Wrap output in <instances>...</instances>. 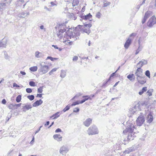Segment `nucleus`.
Wrapping results in <instances>:
<instances>
[{"label": "nucleus", "instance_id": "f257e3e1", "mask_svg": "<svg viewBox=\"0 0 156 156\" xmlns=\"http://www.w3.org/2000/svg\"><path fill=\"white\" fill-rule=\"evenodd\" d=\"M134 129L136 130L134 125L131 124L127 126L126 129L123 131V133H128L127 139L129 140H130L131 139L133 140L134 139L132 138V137H133V138L134 136H136L134 135L135 132H134Z\"/></svg>", "mask_w": 156, "mask_h": 156}, {"label": "nucleus", "instance_id": "f03ea898", "mask_svg": "<svg viewBox=\"0 0 156 156\" xmlns=\"http://www.w3.org/2000/svg\"><path fill=\"white\" fill-rule=\"evenodd\" d=\"M64 38H66L68 39V41H69V42H67V43L69 44V45H71L72 42L77 40L78 38V36L74 35L73 33L72 32L69 31V30H67L66 32L65 33ZM67 44V43L66 44Z\"/></svg>", "mask_w": 156, "mask_h": 156}, {"label": "nucleus", "instance_id": "7ed1b4c3", "mask_svg": "<svg viewBox=\"0 0 156 156\" xmlns=\"http://www.w3.org/2000/svg\"><path fill=\"white\" fill-rule=\"evenodd\" d=\"M92 25L90 23L85 24L84 25H80L77 26L76 28L78 29L79 28L81 30L89 34L90 33V28L92 26Z\"/></svg>", "mask_w": 156, "mask_h": 156}, {"label": "nucleus", "instance_id": "20e7f679", "mask_svg": "<svg viewBox=\"0 0 156 156\" xmlns=\"http://www.w3.org/2000/svg\"><path fill=\"white\" fill-rule=\"evenodd\" d=\"M87 132L89 135H92L98 134L99 131L97 126L93 125L89 127Z\"/></svg>", "mask_w": 156, "mask_h": 156}, {"label": "nucleus", "instance_id": "39448f33", "mask_svg": "<svg viewBox=\"0 0 156 156\" xmlns=\"http://www.w3.org/2000/svg\"><path fill=\"white\" fill-rule=\"evenodd\" d=\"M156 23V18L155 16H153L151 17L147 22V25L151 27Z\"/></svg>", "mask_w": 156, "mask_h": 156}, {"label": "nucleus", "instance_id": "423d86ee", "mask_svg": "<svg viewBox=\"0 0 156 156\" xmlns=\"http://www.w3.org/2000/svg\"><path fill=\"white\" fill-rule=\"evenodd\" d=\"M40 66L41 67L39 70L43 74L46 73L49 70V67L48 66L43 65L42 64H40Z\"/></svg>", "mask_w": 156, "mask_h": 156}, {"label": "nucleus", "instance_id": "0eeeda50", "mask_svg": "<svg viewBox=\"0 0 156 156\" xmlns=\"http://www.w3.org/2000/svg\"><path fill=\"white\" fill-rule=\"evenodd\" d=\"M145 121L143 115H140L137 118L136 122L137 125L141 126Z\"/></svg>", "mask_w": 156, "mask_h": 156}, {"label": "nucleus", "instance_id": "6e6552de", "mask_svg": "<svg viewBox=\"0 0 156 156\" xmlns=\"http://www.w3.org/2000/svg\"><path fill=\"white\" fill-rule=\"evenodd\" d=\"M62 26L63 27V29H60L59 31V32L57 34V36L60 39H61L62 38L64 37L65 36L64 32L66 31V29L65 28V27H65V25H62Z\"/></svg>", "mask_w": 156, "mask_h": 156}, {"label": "nucleus", "instance_id": "1a4fd4ad", "mask_svg": "<svg viewBox=\"0 0 156 156\" xmlns=\"http://www.w3.org/2000/svg\"><path fill=\"white\" fill-rule=\"evenodd\" d=\"M135 74L138 78H142L143 76V69L140 67L138 68Z\"/></svg>", "mask_w": 156, "mask_h": 156}, {"label": "nucleus", "instance_id": "9d476101", "mask_svg": "<svg viewBox=\"0 0 156 156\" xmlns=\"http://www.w3.org/2000/svg\"><path fill=\"white\" fill-rule=\"evenodd\" d=\"M11 1L9 0V3L6 2L5 3H0V11H2L4 10L6 6H7V4L9 5Z\"/></svg>", "mask_w": 156, "mask_h": 156}, {"label": "nucleus", "instance_id": "9b49d317", "mask_svg": "<svg viewBox=\"0 0 156 156\" xmlns=\"http://www.w3.org/2000/svg\"><path fill=\"white\" fill-rule=\"evenodd\" d=\"M68 151L69 150L67 147L63 146L60 148L59 152L60 154L63 155L64 154L67 153Z\"/></svg>", "mask_w": 156, "mask_h": 156}, {"label": "nucleus", "instance_id": "f8f14e48", "mask_svg": "<svg viewBox=\"0 0 156 156\" xmlns=\"http://www.w3.org/2000/svg\"><path fill=\"white\" fill-rule=\"evenodd\" d=\"M153 115L150 112L149 113L146 117L147 122L149 123H151L153 121Z\"/></svg>", "mask_w": 156, "mask_h": 156}, {"label": "nucleus", "instance_id": "ddd939ff", "mask_svg": "<svg viewBox=\"0 0 156 156\" xmlns=\"http://www.w3.org/2000/svg\"><path fill=\"white\" fill-rule=\"evenodd\" d=\"M92 119L90 118H88L83 122V124L86 126L88 127L92 123Z\"/></svg>", "mask_w": 156, "mask_h": 156}, {"label": "nucleus", "instance_id": "4468645a", "mask_svg": "<svg viewBox=\"0 0 156 156\" xmlns=\"http://www.w3.org/2000/svg\"><path fill=\"white\" fill-rule=\"evenodd\" d=\"M149 8L156 9V0H151L150 3Z\"/></svg>", "mask_w": 156, "mask_h": 156}, {"label": "nucleus", "instance_id": "2eb2a0df", "mask_svg": "<svg viewBox=\"0 0 156 156\" xmlns=\"http://www.w3.org/2000/svg\"><path fill=\"white\" fill-rule=\"evenodd\" d=\"M24 105V106H23L22 109L24 112H26L27 110H28L32 108V105L30 104L28 105L25 104Z\"/></svg>", "mask_w": 156, "mask_h": 156}, {"label": "nucleus", "instance_id": "dca6fc26", "mask_svg": "<svg viewBox=\"0 0 156 156\" xmlns=\"http://www.w3.org/2000/svg\"><path fill=\"white\" fill-rule=\"evenodd\" d=\"M53 137L54 139L58 141H61L62 140V137L60 134H55Z\"/></svg>", "mask_w": 156, "mask_h": 156}, {"label": "nucleus", "instance_id": "f3484780", "mask_svg": "<svg viewBox=\"0 0 156 156\" xmlns=\"http://www.w3.org/2000/svg\"><path fill=\"white\" fill-rule=\"evenodd\" d=\"M131 43V40L130 39L128 38L125 43L124 46L125 48L128 49Z\"/></svg>", "mask_w": 156, "mask_h": 156}, {"label": "nucleus", "instance_id": "a211bd4d", "mask_svg": "<svg viewBox=\"0 0 156 156\" xmlns=\"http://www.w3.org/2000/svg\"><path fill=\"white\" fill-rule=\"evenodd\" d=\"M43 101L41 99L39 100H37L33 104V106L34 107H36L41 105Z\"/></svg>", "mask_w": 156, "mask_h": 156}, {"label": "nucleus", "instance_id": "6ab92c4d", "mask_svg": "<svg viewBox=\"0 0 156 156\" xmlns=\"http://www.w3.org/2000/svg\"><path fill=\"white\" fill-rule=\"evenodd\" d=\"M92 16L91 15V14L90 13H89L88 14L86 15L81 16L80 17L82 19H83L85 20H86L91 18Z\"/></svg>", "mask_w": 156, "mask_h": 156}, {"label": "nucleus", "instance_id": "aec40b11", "mask_svg": "<svg viewBox=\"0 0 156 156\" xmlns=\"http://www.w3.org/2000/svg\"><path fill=\"white\" fill-rule=\"evenodd\" d=\"M147 61L145 59H142L141 61H140L137 64V66L141 64V66H143L144 65L147 64Z\"/></svg>", "mask_w": 156, "mask_h": 156}, {"label": "nucleus", "instance_id": "412c9836", "mask_svg": "<svg viewBox=\"0 0 156 156\" xmlns=\"http://www.w3.org/2000/svg\"><path fill=\"white\" fill-rule=\"evenodd\" d=\"M29 12H22L20 14H19L18 15V16L20 17L24 18L27 16L29 15Z\"/></svg>", "mask_w": 156, "mask_h": 156}, {"label": "nucleus", "instance_id": "4be33fe9", "mask_svg": "<svg viewBox=\"0 0 156 156\" xmlns=\"http://www.w3.org/2000/svg\"><path fill=\"white\" fill-rule=\"evenodd\" d=\"M83 98H84L83 100L80 101L81 104H82L85 102L86 101L90 99L91 98L89 96H83Z\"/></svg>", "mask_w": 156, "mask_h": 156}, {"label": "nucleus", "instance_id": "5701e85b", "mask_svg": "<svg viewBox=\"0 0 156 156\" xmlns=\"http://www.w3.org/2000/svg\"><path fill=\"white\" fill-rule=\"evenodd\" d=\"M152 13V12L151 11H147L145 13L144 17L147 19L151 15Z\"/></svg>", "mask_w": 156, "mask_h": 156}, {"label": "nucleus", "instance_id": "b1692460", "mask_svg": "<svg viewBox=\"0 0 156 156\" xmlns=\"http://www.w3.org/2000/svg\"><path fill=\"white\" fill-rule=\"evenodd\" d=\"M7 42L6 41H0V47L5 48L6 46Z\"/></svg>", "mask_w": 156, "mask_h": 156}, {"label": "nucleus", "instance_id": "393cba45", "mask_svg": "<svg viewBox=\"0 0 156 156\" xmlns=\"http://www.w3.org/2000/svg\"><path fill=\"white\" fill-rule=\"evenodd\" d=\"M66 75V72L63 70H62L61 71L60 76L62 78H64Z\"/></svg>", "mask_w": 156, "mask_h": 156}, {"label": "nucleus", "instance_id": "a878e982", "mask_svg": "<svg viewBox=\"0 0 156 156\" xmlns=\"http://www.w3.org/2000/svg\"><path fill=\"white\" fill-rule=\"evenodd\" d=\"M79 2V0H73L72 5L73 7L78 5Z\"/></svg>", "mask_w": 156, "mask_h": 156}, {"label": "nucleus", "instance_id": "bb28decb", "mask_svg": "<svg viewBox=\"0 0 156 156\" xmlns=\"http://www.w3.org/2000/svg\"><path fill=\"white\" fill-rule=\"evenodd\" d=\"M29 69L31 71L35 72L37 70V66H34L30 67Z\"/></svg>", "mask_w": 156, "mask_h": 156}, {"label": "nucleus", "instance_id": "cd10ccee", "mask_svg": "<svg viewBox=\"0 0 156 156\" xmlns=\"http://www.w3.org/2000/svg\"><path fill=\"white\" fill-rule=\"evenodd\" d=\"M35 56L37 58H40L41 56V53L38 51H36L35 53Z\"/></svg>", "mask_w": 156, "mask_h": 156}, {"label": "nucleus", "instance_id": "c85d7f7f", "mask_svg": "<svg viewBox=\"0 0 156 156\" xmlns=\"http://www.w3.org/2000/svg\"><path fill=\"white\" fill-rule=\"evenodd\" d=\"M71 105H67L63 110L62 111L64 112H65L66 111L69 110L70 108V106Z\"/></svg>", "mask_w": 156, "mask_h": 156}, {"label": "nucleus", "instance_id": "c756f323", "mask_svg": "<svg viewBox=\"0 0 156 156\" xmlns=\"http://www.w3.org/2000/svg\"><path fill=\"white\" fill-rule=\"evenodd\" d=\"M59 112H58L55 114H53V116H55V117L52 119H55L57 118L59 116V115H58V114H59Z\"/></svg>", "mask_w": 156, "mask_h": 156}, {"label": "nucleus", "instance_id": "7c9ffc66", "mask_svg": "<svg viewBox=\"0 0 156 156\" xmlns=\"http://www.w3.org/2000/svg\"><path fill=\"white\" fill-rule=\"evenodd\" d=\"M21 99V96L20 95H19L16 98V101L19 103L20 102Z\"/></svg>", "mask_w": 156, "mask_h": 156}, {"label": "nucleus", "instance_id": "2f4dec72", "mask_svg": "<svg viewBox=\"0 0 156 156\" xmlns=\"http://www.w3.org/2000/svg\"><path fill=\"white\" fill-rule=\"evenodd\" d=\"M145 75L148 78H150V73L149 70H147L145 72Z\"/></svg>", "mask_w": 156, "mask_h": 156}, {"label": "nucleus", "instance_id": "473e14b6", "mask_svg": "<svg viewBox=\"0 0 156 156\" xmlns=\"http://www.w3.org/2000/svg\"><path fill=\"white\" fill-rule=\"evenodd\" d=\"M27 98H28L30 100L32 101L34 99V96L33 95H28L27 96Z\"/></svg>", "mask_w": 156, "mask_h": 156}, {"label": "nucleus", "instance_id": "72a5a7b5", "mask_svg": "<svg viewBox=\"0 0 156 156\" xmlns=\"http://www.w3.org/2000/svg\"><path fill=\"white\" fill-rule=\"evenodd\" d=\"M79 104H81L80 101H77L75 102H73L71 105L75 106L76 105H78Z\"/></svg>", "mask_w": 156, "mask_h": 156}, {"label": "nucleus", "instance_id": "f704fd0d", "mask_svg": "<svg viewBox=\"0 0 156 156\" xmlns=\"http://www.w3.org/2000/svg\"><path fill=\"white\" fill-rule=\"evenodd\" d=\"M138 104H139V105L140 104L142 106H146L148 105L147 102L145 101H141V102L138 103Z\"/></svg>", "mask_w": 156, "mask_h": 156}, {"label": "nucleus", "instance_id": "c9c22d12", "mask_svg": "<svg viewBox=\"0 0 156 156\" xmlns=\"http://www.w3.org/2000/svg\"><path fill=\"white\" fill-rule=\"evenodd\" d=\"M57 70V69L56 68H54L52 69L51 71H50L49 73V74L50 75H51L53 72H55Z\"/></svg>", "mask_w": 156, "mask_h": 156}, {"label": "nucleus", "instance_id": "e433bc0d", "mask_svg": "<svg viewBox=\"0 0 156 156\" xmlns=\"http://www.w3.org/2000/svg\"><path fill=\"white\" fill-rule=\"evenodd\" d=\"M29 84L30 86L32 87H34L36 86L35 83L32 81H30L29 83Z\"/></svg>", "mask_w": 156, "mask_h": 156}, {"label": "nucleus", "instance_id": "4c0bfd02", "mask_svg": "<svg viewBox=\"0 0 156 156\" xmlns=\"http://www.w3.org/2000/svg\"><path fill=\"white\" fill-rule=\"evenodd\" d=\"M43 86L37 89V92L39 93H41L43 91Z\"/></svg>", "mask_w": 156, "mask_h": 156}, {"label": "nucleus", "instance_id": "58836bf2", "mask_svg": "<svg viewBox=\"0 0 156 156\" xmlns=\"http://www.w3.org/2000/svg\"><path fill=\"white\" fill-rule=\"evenodd\" d=\"M3 52L5 58L6 59H8L9 58V57L8 56L7 52L5 51H4Z\"/></svg>", "mask_w": 156, "mask_h": 156}, {"label": "nucleus", "instance_id": "ea45409f", "mask_svg": "<svg viewBox=\"0 0 156 156\" xmlns=\"http://www.w3.org/2000/svg\"><path fill=\"white\" fill-rule=\"evenodd\" d=\"M136 80L138 81V82L141 84H143L144 83L146 82V81H144V80H139L138 78V77L136 78Z\"/></svg>", "mask_w": 156, "mask_h": 156}, {"label": "nucleus", "instance_id": "a19ab883", "mask_svg": "<svg viewBox=\"0 0 156 156\" xmlns=\"http://www.w3.org/2000/svg\"><path fill=\"white\" fill-rule=\"evenodd\" d=\"M142 49V48H140V46H139L138 48L136 51L135 54H137L139 53V52Z\"/></svg>", "mask_w": 156, "mask_h": 156}, {"label": "nucleus", "instance_id": "79ce46f5", "mask_svg": "<svg viewBox=\"0 0 156 156\" xmlns=\"http://www.w3.org/2000/svg\"><path fill=\"white\" fill-rule=\"evenodd\" d=\"M80 111V109L78 107L76 108H75L73 110V112H78Z\"/></svg>", "mask_w": 156, "mask_h": 156}, {"label": "nucleus", "instance_id": "37998d69", "mask_svg": "<svg viewBox=\"0 0 156 156\" xmlns=\"http://www.w3.org/2000/svg\"><path fill=\"white\" fill-rule=\"evenodd\" d=\"M111 3L110 2H108L106 3H104L103 4V7H107Z\"/></svg>", "mask_w": 156, "mask_h": 156}, {"label": "nucleus", "instance_id": "c03bdc74", "mask_svg": "<svg viewBox=\"0 0 156 156\" xmlns=\"http://www.w3.org/2000/svg\"><path fill=\"white\" fill-rule=\"evenodd\" d=\"M127 78L128 79H129L130 81L133 80V79H132V77L131 76V74H129V75H128L127 76Z\"/></svg>", "mask_w": 156, "mask_h": 156}, {"label": "nucleus", "instance_id": "a18cd8bd", "mask_svg": "<svg viewBox=\"0 0 156 156\" xmlns=\"http://www.w3.org/2000/svg\"><path fill=\"white\" fill-rule=\"evenodd\" d=\"M26 91L27 93H30L32 92V90L30 88H27L26 89Z\"/></svg>", "mask_w": 156, "mask_h": 156}, {"label": "nucleus", "instance_id": "49530a36", "mask_svg": "<svg viewBox=\"0 0 156 156\" xmlns=\"http://www.w3.org/2000/svg\"><path fill=\"white\" fill-rule=\"evenodd\" d=\"M101 14L99 12H98L96 15V17L98 18H100L101 16Z\"/></svg>", "mask_w": 156, "mask_h": 156}, {"label": "nucleus", "instance_id": "de8ad7c7", "mask_svg": "<svg viewBox=\"0 0 156 156\" xmlns=\"http://www.w3.org/2000/svg\"><path fill=\"white\" fill-rule=\"evenodd\" d=\"M8 107L10 109H12V108H15L14 105L12 104H10V105L8 106Z\"/></svg>", "mask_w": 156, "mask_h": 156}, {"label": "nucleus", "instance_id": "09e8293b", "mask_svg": "<svg viewBox=\"0 0 156 156\" xmlns=\"http://www.w3.org/2000/svg\"><path fill=\"white\" fill-rule=\"evenodd\" d=\"M47 59H50L51 61H53L54 59H56L57 58H53L51 56H48L47 57Z\"/></svg>", "mask_w": 156, "mask_h": 156}, {"label": "nucleus", "instance_id": "8fccbe9b", "mask_svg": "<svg viewBox=\"0 0 156 156\" xmlns=\"http://www.w3.org/2000/svg\"><path fill=\"white\" fill-rule=\"evenodd\" d=\"M78 57L76 56H74L73 58V61H76L78 60Z\"/></svg>", "mask_w": 156, "mask_h": 156}, {"label": "nucleus", "instance_id": "3c124183", "mask_svg": "<svg viewBox=\"0 0 156 156\" xmlns=\"http://www.w3.org/2000/svg\"><path fill=\"white\" fill-rule=\"evenodd\" d=\"M147 93V95L149 96H151L152 95L151 91L150 90H148Z\"/></svg>", "mask_w": 156, "mask_h": 156}, {"label": "nucleus", "instance_id": "603ef678", "mask_svg": "<svg viewBox=\"0 0 156 156\" xmlns=\"http://www.w3.org/2000/svg\"><path fill=\"white\" fill-rule=\"evenodd\" d=\"M62 132L61 129L59 128H58L55 131V133H58V132Z\"/></svg>", "mask_w": 156, "mask_h": 156}, {"label": "nucleus", "instance_id": "864d4df0", "mask_svg": "<svg viewBox=\"0 0 156 156\" xmlns=\"http://www.w3.org/2000/svg\"><path fill=\"white\" fill-rule=\"evenodd\" d=\"M13 87H19L20 86L18 85L16 83H14L13 84Z\"/></svg>", "mask_w": 156, "mask_h": 156}, {"label": "nucleus", "instance_id": "5fc2aeb1", "mask_svg": "<svg viewBox=\"0 0 156 156\" xmlns=\"http://www.w3.org/2000/svg\"><path fill=\"white\" fill-rule=\"evenodd\" d=\"M142 90L143 91H144V92L146 91L147 90V87H143L142 88Z\"/></svg>", "mask_w": 156, "mask_h": 156}, {"label": "nucleus", "instance_id": "6e6d98bb", "mask_svg": "<svg viewBox=\"0 0 156 156\" xmlns=\"http://www.w3.org/2000/svg\"><path fill=\"white\" fill-rule=\"evenodd\" d=\"M147 20V19H146V18H145V17H144V18L142 21V23L143 24Z\"/></svg>", "mask_w": 156, "mask_h": 156}, {"label": "nucleus", "instance_id": "4d7b16f0", "mask_svg": "<svg viewBox=\"0 0 156 156\" xmlns=\"http://www.w3.org/2000/svg\"><path fill=\"white\" fill-rule=\"evenodd\" d=\"M21 104H22L21 103H20V104H15L14 105V107L15 108V106H16L17 107H19L21 106Z\"/></svg>", "mask_w": 156, "mask_h": 156}, {"label": "nucleus", "instance_id": "13d9d810", "mask_svg": "<svg viewBox=\"0 0 156 156\" xmlns=\"http://www.w3.org/2000/svg\"><path fill=\"white\" fill-rule=\"evenodd\" d=\"M128 149L129 150V151L130 152L133 151H134V148L133 147H131Z\"/></svg>", "mask_w": 156, "mask_h": 156}, {"label": "nucleus", "instance_id": "bf43d9fd", "mask_svg": "<svg viewBox=\"0 0 156 156\" xmlns=\"http://www.w3.org/2000/svg\"><path fill=\"white\" fill-rule=\"evenodd\" d=\"M117 71V70H116L115 73H113L112 74H111V75L110 76V77L109 78H110V79L111 78V77H113L115 75V73Z\"/></svg>", "mask_w": 156, "mask_h": 156}, {"label": "nucleus", "instance_id": "052dcab7", "mask_svg": "<svg viewBox=\"0 0 156 156\" xmlns=\"http://www.w3.org/2000/svg\"><path fill=\"white\" fill-rule=\"evenodd\" d=\"M2 102L3 104H6V101L5 99H3L2 101Z\"/></svg>", "mask_w": 156, "mask_h": 156}, {"label": "nucleus", "instance_id": "680f3d73", "mask_svg": "<svg viewBox=\"0 0 156 156\" xmlns=\"http://www.w3.org/2000/svg\"><path fill=\"white\" fill-rule=\"evenodd\" d=\"M130 152L129 151V150L128 149V150H126L125 151V152L126 154H129Z\"/></svg>", "mask_w": 156, "mask_h": 156}, {"label": "nucleus", "instance_id": "e2e57ef3", "mask_svg": "<svg viewBox=\"0 0 156 156\" xmlns=\"http://www.w3.org/2000/svg\"><path fill=\"white\" fill-rule=\"evenodd\" d=\"M42 97V94H37V97L41 98Z\"/></svg>", "mask_w": 156, "mask_h": 156}, {"label": "nucleus", "instance_id": "0e129e2a", "mask_svg": "<svg viewBox=\"0 0 156 156\" xmlns=\"http://www.w3.org/2000/svg\"><path fill=\"white\" fill-rule=\"evenodd\" d=\"M20 73L23 75H24L26 74V73L25 72L22 71H21L20 72Z\"/></svg>", "mask_w": 156, "mask_h": 156}, {"label": "nucleus", "instance_id": "69168bd1", "mask_svg": "<svg viewBox=\"0 0 156 156\" xmlns=\"http://www.w3.org/2000/svg\"><path fill=\"white\" fill-rule=\"evenodd\" d=\"M131 76L132 77V78L133 79V80H134L135 79V76H134V75L133 74H131Z\"/></svg>", "mask_w": 156, "mask_h": 156}, {"label": "nucleus", "instance_id": "338daca9", "mask_svg": "<svg viewBox=\"0 0 156 156\" xmlns=\"http://www.w3.org/2000/svg\"><path fill=\"white\" fill-rule=\"evenodd\" d=\"M144 93V91H142V90H141L139 92V94L140 95H142L143 93Z\"/></svg>", "mask_w": 156, "mask_h": 156}, {"label": "nucleus", "instance_id": "774afa93", "mask_svg": "<svg viewBox=\"0 0 156 156\" xmlns=\"http://www.w3.org/2000/svg\"><path fill=\"white\" fill-rule=\"evenodd\" d=\"M50 123V122L49 121H47L46 122V123L44 124V126H48L49 125Z\"/></svg>", "mask_w": 156, "mask_h": 156}]
</instances>
